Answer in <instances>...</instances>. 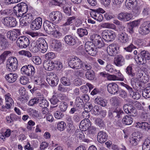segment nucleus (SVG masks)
I'll list each match as a JSON object with an SVG mask.
<instances>
[{
    "instance_id": "nucleus-28",
    "label": "nucleus",
    "mask_w": 150,
    "mask_h": 150,
    "mask_svg": "<svg viewBox=\"0 0 150 150\" xmlns=\"http://www.w3.org/2000/svg\"><path fill=\"white\" fill-rule=\"evenodd\" d=\"M117 47L115 44H112L109 45L107 48V51L110 56H114L117 52Z\"/></svg>"
},
{
    "instance_id": "nucleus-41",
    "label": "nucleus",
    "mask_w": 150,
    "mask_h": 150,
    "mask_svg": "<svg viewBox=\"0 0 150 150\" xmlns=\"http://www.w3.org/2000/svg\"><path fill=\"white\" fill-rule=\"evenodd\" d=\"M135 60L137 63L139 65H142L145 64L146 63L144 58L140 54L136 58Z\"/></svg>"
},
{
    "instance_id": "nucleus-32",
    "label": "nucleus",
    "mask_w": 150,
    "mask_h": 150,
    "mask_svg": "<svg viewBox=\"0 0 150 150\" xmlns=\"http://www.w3.org/2000/svg\"><path fill=\"white\" fill-rule=\"evenodd\" d=\"M53 61H45L43 64L44 68L47 71H51L54 69Z\"/></svg>"
},
{
    "instance_id": "nucleus-30",
    "label": "nucleus",
    "mask_w": 150,
    "mask_h": 150,
    "mask_svg": "<svg viewBox=\"0 0 150 150\" xmlns=\"http://www.w3.org/2000/svg\"><path fill=\"white\" fill-rule=\"evenodd\" d=\"M114 62L118 67H121L125 64V61L124 57L121 55H118L115 58Z\"/></svg>"
},
{
    "instance_id": "nucleus-37",
    "label": "nucleus",
    "mask_w": 150,
    "mask_h": 150,
    "mask_svg": "<svg viewBox=\"0 0 150 150\" xmlns=\"http://www.w3.org/2000/svg\"><path fill=\"white\" fill-rule=\"evenodd\" d=\"M7 36L11 41H15L17 38V33L13 31H9L7 33Z\"/></svg>"
},
{
    "instance_id": "nucleus-24",
    "label": "nucleus",
    "mask_w": 150,
    "mask_h": 150,
    "mask_svg": "<svg viewBox=\"0 0 150 150\" xmlns=\"http://www.w3.org/2000/svg\"><path fill=\"white\" fill-rule=\"evenodd\" d=\"M123 109L125 112L127 114H130L131 115L134 116V114L136 112V110L132 105L126 104L123 106Z\"/></svg>"
},
{
    "instance_id": "nucleus-45",
    "label": "nucleus",
    "mask_w": 150,
    "mask_h": 150,
    "mask_svg": "<svg viewBox=\"0 0 150 150\" xmlns=\"http://www.w3.org/2000/svg\"><path fill=\"white\" fill-rule=\"evenodd\" d=\"M86 76L88 79L92 80L95 78L94 73L91 70L88 71L86 73Z\"/></svg>"
},
{
    "instance_id": "nucleus-1",
    "label": "nucleus",
    "mask_w": 150,
    "mask_h": 150,
    "mask_svg": "<svg viewBox=\"0 0 150 150\" xmlns=\"http://www.w3.org/2000/svg\"><path fill=\"white\" fill-rule=\"evenodd\" d=\"M126 72L130 79V83L132 87L139 85L141 82L146 83L149 80L148 75L145 74L144 71L140 69L136 72L133 71L132 67L131 65L128 66L126 69Z\"/></svg>"
},
{
    "instance_id": "nucleus-60",
    "label": "nucleus",
    "mask_w": 150,
    "mask_h": 150,
    "mask_svg": "<svg viewBox=\"0 0 150 150\" xmlns=\"http://www.w3.org/2000/svg\"><path fill=\"white\" fill-rule=\"evenodd\" d=\"M32 60L36 64L39 65L41 63V58L38 56H34L32 57Z\"/></svg>"
},
{
    "instance_id": "nucleus-35",
    "label": "nucleus",
    "mask_w": 150,
    "mask_h": 150,
    "mask_svg": "<svg viewBox=\"0 0 150 150\" xmlns=\"http://www.w3.org/2000/svg\"><path fill=\"white\" fill-rule=\"evenodd\" d=\"M135 127L137 128H140L146 130H149L150 129V126L148 123L146 122H137Z\"/></svg>"
},
{
    "instance_id": "nucleus-36",
    "label": "nucleus",
    "mask_w": 150,
    "mask_h": 150,
    "mask_svg": "<svg viewBox=\"0 0 150 150\" xmlns=\"http://www.w3.org/2000/svg\"><path fill=\"white\" fill-rule=\"evenodd\" d=\"M122 121L124 124L129 125L133 122V119L131 116L126 115L123 118Z\"/></svg>"
},
{
    "instance_id": "nucleus-15",
    "label": "nucleus",
    "mask_w": 150,
    "mask_h": 150,
    "mask_svg": "<svg viewBox=\"0 0 150 150\" xmlns=\"http://www.w3.org/2000/svg\"><path fill=\"white\" fill-rule=\"evenodd\" d=\"M126 6L128 9L133 8V11L139 14L140 12L138 8H136L137 5V0H127Z\"/></svg>"
},
{
    "instance_id": "nucleus-57",
    "label": "nucleus",
    "mask_w": 150,
    "mask_h": 150,
    "mask_svg": "<svg viewBox=\"0 0 150 150\" xmlns=\"http://www.w3.org/2000/svg\"><path fill=\"white\" fill-rule=\"evenodd\" d=\"M55 54L52 52L47 53L45 55V58L48 60H51L55 58Z\"/></svg>"
},
{
    "instance_id": "nucleus-55",
    "label": "nucleus",
    "mask_w": 150,
    "mask_h": 150,
    "mask_svg": "<svg viewBox=\"0 0 150 150\" xmlns=\"http://www.w3.org/2000/svg\"><path fill=\"white\" fill-rule=\"evenodd\" d=\"M65 2V0H51L50 1L52 4L59 6Z\"/></svg>"
},
{
    "instance_id": "nucleus-26",
    "label": "nucleus",
    "mask_w": 150,
    "mask_h": 150,
    "mask_svg": "<svg viewBox=\"0 0 150 150\" xmlns=\"http://www.w3.org/2000/svg\"><path fill=\"white\" fill-rule=\"evenodd\" d=\"M18 76L16 73H10L6 74L5 76L6 80L9 83H13L16 80Z\"/></svg>"
},
{
    "instance_id": "nucleus-4",
    "label": "nucleus",
    "mask_w": 150,
    "mask_h": 150,
    "mask_svg": "<svg viewBox=\"0 0 150 150\" xmlns=\"http://www.w3.org/2000/svg\"><path fill=\"white\" fill-rule=\"evenodd\" d=\"M28 7L27 4L24 3L18 4L13 7L14 13L17 17H21L25 15L27 12Z\"/></svg>"
},
{
    "instance_id": "nucleus-25",
    "label": "nucleus",
    "mask_w": 150,
    "mask_h": 150,
    "mask_svg": "<svg viewBox=\"0 0 150 150\" xmlns=\"http://www.w3.org/2000/svg\"><path fill=\"white\" fill-rule=\"evenodd\" d=\"M108 137V135L106 133L103 131H101L98 133L97 140L99 143H103L107 140Z\"/></svg>"
},
{
    "instance_id": "nucleus-51",
    "label": "nucleus",
    "mask_w": 150,
    "mask_h": 150,
    "mask_svg": "<svg viewBox=\"0 0 150 150\" xmlns=\"http://www.w3.org/2000/svg\"><path fill=\"white\" fill-rule=\"evenodd\" d=\"M107 80L109 81H123L121 78H119L117 76L114 74H109Z\"/></svg>"
},
{
    "instance_id": "nucleus-9",
    "label": "nucleus",
    "mask_w": 150,
    "mask_h": 150,
    "mask_svg": "<svg viewBox=\"0 0 150 150\" xmlns=\"http://www.w3.org/2000/svg\"><path fill=\"white\" fill-rule=\"evenodd\" d=\"M138 31L139 33L142 35H146L149 34L150 32V21H145L142 23Z\"/></svg>"
},
{
    "instance_id": "nucleus-44",
    "label": "nucleus",
    "mask_w": 150,
    "mask_h": 150,
    "mask_svg": "<svg viewBox=\"0 0 150 150\" xmlns=\"http://www.w3.org/2000/svg\"><path fill=\"white\" fill-rule=\"evenodd\" d=\"M66 124L63 121H61L58 122L57 124V129L60 131H62L65 129L66 127Z\"/></svg>"
},
{
    "instance_id": "nucleus-47",
    "label": "nucleus",
    "mask_w": 150,
    "mask_h": 150,
    "mask_svg": "<svg viewBox=\"0 0 150 150\" xmlns=\"http://www.w3.org/2000/svg\"><path fill=\"white\" fill-rule=\"evenodd\" d=\"M140 54L146 62L147 60L150 59V54L148 52L145 50L142 51L141 52Z\"/></svg>"
},
{
    "instance_id": "nucleus-19",
    "label": "nucleus",
    "mask_w": 150,
    "mask_h": 150,
    "mask_svg": "<svg viewBox=\"0 0 150 150\" xmlns=\"http://www.w3.org/2000/svg\"><path fill=\"white\" fill-rule=\"evenodd\" d=\"M133 17V15L131 13L122 12L119 14L118 18L122 21L127 22L131 20Z\"/></svg>"
},
{
    "instance_id": "nucleus-3",
    "label": "nucleus",
    "mask_w": 150,
    "mask_h": 150,
    "mask_svg": "<svg viewBox=\"0 0 150 150\" xmlns=\"http://www.w3.org/2000/svg\"><path fill=\"white\" fill-rule=\"evenodd\" d=\"M68 63L71 68L75 69H79L84 67L85 66V69L88 70L90 69L91 67L87 64H84L80 59L75 56L70 57L68 59Z\"/></svg>"
},
{
    "instance_id": "nucleus-39",
    "label": "nucleus",
    "mask_w": 150,
    "mask_h": 150,
    "mask_svg": "<svg viewBox=\"0 0 150 150\" xmlns=\"http://www.w3.org/2000/svg\"><path fill=\"white\" fill-rule=\"evenodd\" d=\"M100 27L104 28H109L115 29L116 28V26L112 23H105L100 25Z\"/></svg>"
},
{
    "instance_id": "nucleus-52",
    "label": "nucleus",
    "mask_w": 150,
    "mask_h": 150,
    "mask_svg": "<svg viewBox=\"0 0 150 150\" xmlns=\"http://www.w3.org/2000/svg\"><path fill=\"white\" fill-rule=\"evenodd\" d=\"M132 137L136 139V140L138 142L140 141L142 137V135L140 132H138L134 133L132 135Z\"/></svg>"
},
{
    "instance_id": "nucleus-62",
    "label": "nucleus",
    "mask_w": 150,
    "mask_h": 150,
    "mask_svg": "<svg viewBox=\"0 0 150 150\" xmlns=\"http://www.w3.org/2000/svg\"><path fill=\"white\" fill-rule=\"evenodd\" d=\"M20 83L23 85H25L29 82V79L25 76H22L20 79Z\"/></svg>"
},
{
    "instance_id": "nucleus-58",
    "label": "nucleus",
    "mask_w": 150,
    "mask_h": 150,
    "mask_svg": "<svg viewBox=\"0 0 150 150\" xmlns=\"http://www.w3.org/2000/svg\"><path fill=\"white\" fill-rule=\"evenodd\" d=\"M131 96L134 99L138 100L141 97V95L140 93L137 91H132V93L130 94Z\"/></svg>"
},
{
    "instance_id": "nucleus-2",
    "label": "nucleus",
    "mask_w": 150,
    "mask_h": 150,
    "mask_svg": "<svg viewBox=\"0 0 150 150\" xmlns=\"http://www.w3.org/2000/svg\"><path fill=\"white\" fill-rule=\"evenodd\" d=\"M44 28L46 32L50 34L54 38H59L62 36L61 32L59 29L58 26L53 24L48 21H45L43 23Z\"/></svg>"
},
{
    "instance_id": "nucleus-38",
    "label": "nucleus",
    "mask_w": 150,
    "mask_h": 150,
    "mask_svg": "<svg viewBox=\"0 0 150 150\" xmlns=\"http://www.w3.org/2000/svg\"><path fill=\"white\" fill-rule=\"evenodd\" d=\"M95 103L102 106H105L106 105L107 102L103 98L98 97L95 98Z\"/></svg>"
},
{
    "instance_id": "nucleus-64",
    "label": "nucleus",
    "mask_w": 150,
    "mask_h": 150,
    "mask_svg": "<svg viewBox=\"0 0 150 150\" xmlns=\"http://www.w3.org/2000/svg\"><path fill=\"white\" fill-rule=\"evenodd\" d=\"M35 125V122L32 120H30L27 123V128L28 130H32L33 129L32 127Z\"/></svg>"
},
{
    "instance_id": "nucleus-14",
    "label": "nucleus",
    "mask_w": 150,
    "mask_h": 150,
    "mask_svg": "<svg viewBox=\"0 0 150 150\" xmlns=\"http://www.w3.org/2000/svg\"><path fill=\"white\" fill-rule=\"evenodd\" d=\"M47 81L52 86H56L59 81V79L56 74L53 73H50L47 77Z\"/></svg>"
},
{
    "instance_id": "nucleus-53",
    "label": "nucleus",
    "mask_w": 150,
    "mask_h": 150,
    "mask_svg": "<svg viewBox=\"0 0 150 150\" xmlns=\"http://www.w3.org/2000/svg\"><path fill=\"white\" fill-rule=\"evenodd\" d=\"M11 17V16H7L3 18L2 20V23L4 25L8 27Z\"/></svg>"
},
{
    "instance_id": "nucleus-61",
    "label": "nucleus",
    "mask_w": 150,
    "mask_h": 150,
    "mask_svg": "<svg viewBox=\"0 0 150 150\" xmlns=\"http://www.w3.org/2000/svg\"><path fill=\"white\" fill-rule=\"evenodd\" d=\"M54 69H57L60 70L62 68V65L61 62L58 61L54 60L53 61Z\"/></svg>"
},
{
    "instance_id": "nucleus-27",
    "label": "nucleus",
    "mask_w": 150,
    "mask_h": 150,
    "mask_svg": "<svg viewBox=\"0 0 150 150\" xmlns=\"http://www.w3.org/2000/svg\"><path fill=\"white\" fill-rule=\"evenodd\" d=\"M11 130L9 129H6L5 127H3L0 130L1 138L4 140L6 137H9L11 134Z\"/></svg>"
},
{
    "instance_id": "nucleus-18",
    "label": "nucleus",
    "mask_w": 150,
    "mask_h": 150,
    "mask_svg": "<svg viewBox=\"0 0 150 150\" xmlns=\"http://www.w3.org/2000/svg\"><path fill=\"white\" fill-rule=\"evenodd\" d=\"M107 89L108 92L111 94L114 95L117 94L119 90V87L115 83L112 82L108 84Z\"/></svg>"
},
{
    "instance_id": "nucleus-59",
    "label": "nucleus",
    "mask_w": 150,
    "mask_h": 150,
    "mask_svg": "<svg viewBox=\"0 0 150 150\" xmlns=\"http://www.w3.org/2000/svg\"><path fill=\"white\" fill-rule=\"evenodd\" d=\"M49 105V102L46 99H42L41 100V102L39 104V105L42 108H46Z\"/></svg>"
},
{
    "instance_id": "nucleus-33",
    "label": "nucleus",
    "mask_w": 150,
    "mask_h": 150,
    "mask_svg": "<svg viewBox=\"0 0 150 150\" xmlns=\"http://www.w3.org/2000/svg\"><path fill=\"white\" fill-rule=\"evenodd\" d=\"M38 43V40L33 41L29 46L30 50L34 52H37L40 51Z\"/></svg>"
},
{
    "instance_id": "nucleus-13",
    "label": "nucleus",
    "mask_w": 150,
    "mask_h": 150,
    "mask_svg": "<svg viewBox=\"0 0 150 150\" xmlns=\"http://www.w3.org/2000/svg\"><path fill=\"white\" fill-rule=\"evenodd\" d=\"M21 72L28 76H33L35 72V68L32 65L23 66L21 69Z\"/></svg>"
},
{
    "instance_id": "nucleus-17",
    "label": "nucleus",
    "mask_w": 150,
    "mask_h": 150,
    "mask_svg": "<svg viewBox=\"0 0 150 150\" xmlns=\"http://www.w3.org/2000/svg\"><path fill=\"white\" fill-rule=\"evenodd\" d=\"M51 46L54 51L60 52L62 50L61 42L57 40L52 39L50 41Z\"/></svg>"
},
{
    "instance_id": "nucleus-56",
    "label": "nucleus",
    "mask_w": 150,
    "mask_h": 150,
    "mask_svg": "<svg viewBox=\"0 0 150 150\" xmlns=\"http://www.w3.org/2000/svg\"><path fill=\"white\" fill-rule=\"evenodd\" d=\"M62 83L65 86H69L71 84L70 80L66 77H63L61 79Z\"/></svg>"
},
{
    "instance_id": "nucleus-46",
    "label": "nucleus",
    "mask_w": 150,
    "mask_h": 150,
    "mask_svg": "<svg viewBox=\"0 0 150 150\" xmlns=\"http://www.w3.org/2000/svg\"><path fill=\"white\" fill-rule=\"evenodd\" d=\"M75 19L76 17L74 16L68 17L67 20V21L64 24V25H71L75 21Z\"/></svg>"
},
{
    "instance_id": "nucleus-12",
    "label": "nucleus",
    "mask_w": 150,
    "mask_h": 150,
    "mask_svg": "<svg viewBox=\"0 0 150 150\" xmlns=\"http://www.w3.org/2000/svg\"><path fill=\"white\" fill-rule=\"evenodd\" d=\"M30 40L29 38L25 36L19 37L17 40V45L21 48H25L29 45Z\"/></svg>"
},
{
    "instance_id": "nucleus-21",
    "label": "nucleus",
    "mask_w": 150,
    "mask_h": 150,
    "mask_svg": "<svg viewBox=\"0 0 150 150\" xmlns=\"http://www.w3.org/2000/svg\"><path fill=\"white\" fill-rule=\"evenodd\" d=\"M21 16L19 20L20 25L22 26L27 25L31 20V15L28 13Z\"/></svg>"
},
{
    "instance_id": "nucleus-8",
    "label": "nucleus",
    "mask_w": 150,
    "mask_h": 150,
    "mask_svg": "<svg viewBox=\"0 0 150 150\" xmlns=\"http://www.w3.org/2000/svg\"><path fill=\"white\" fill-rule=\"evenodd\" d=\"M62 18V14L61 12L58 11H54L50 13L49 19L55 23H58L60 22Z\"/></svg>"
},
{
    "instance_id": "nucleus-7",
    "label": "nucleus",
    "mask_w": 150,
    "mask_h": 150,
    "mask_svg": "<svg viewBox=\"0 0 150 150\" xmlns=\"http://www.w3.org/2000/svg\"><path fill=\"white\" fill-rule=\"evenodd\" d=\"M105 12V11L103 9L99 8L93 10L90 13V15L91 17L94 20L100 22L103 19V17L101 13H103Z\"/></svg>"
},
{
    "instance_id": "nucleus-5",
    "label": "nucleus",
    "mask_w": 150,
    "mask_h": 150,
    "mask_svg": "<svg viewBox=\"0 0 150 150\" xmlns=\"http://www.w3.org/2000/svg\"><path fill=\"white\" fill-rule=\"evenodd\" d=\"M101 36L103 38L108 42L113 41L116 37L115 32L112 30L109 29L102 30Z\"/></svg>"
},
{
    "instance_id": "nucleus-40",
    "label": "nucleus",
    "mask_w": 150,
    "mask_h": 150,
    "mask_svg": "<svg viewBox=\"0 0 150 150\" xmlns=\"http://www.w3.org/2000/svg\"><path fill=\"white\" fill-rule=\"evenodd\" d=\"M75 103L76 106L79 108H83L84 107V103L83 100L79 97L76 98Z\"/></svg>"
},
{
    "instance_id": "nucleus-6",
    "label": "nucleus",
    "mask_w": 150,
    "mask_h": 150,
    "mask_svg": "<svg viewBox=\"0 0 150 150\" xmlns=\"http://www.w3.org/2000/svg\"><path fill=\"white\" fill-rule=\"evenodd\" d=\"M18 62L17 58L14 57H9L6 62L7 69L9 71H15L17 69Z\"/></svg>"
},
{
    "instance_id": "nucleus-49",
    "label": "nucleus",
    "mask_w": 150,
    "mask_h": 150,
    "mask_svg": "<svg viewBox=\"0 0 150 150\" xmlns=\"http://www.w3.org/2000/svg\"><path fill=\"white\" fill-rule=\"evenodd\" d=\"M95 124L101 128H104L105 124L103 121L100 118H96L95 121Z\"/></svg>"
},
{
    "instance_id": "nucleus-34",
    "label": "nucleus",
    "mask_w": 150,
    "mask_h": 150,
    "mask_svg": "<svg viewBox=\"0 0 150 150\" xmlns=\"http://www.w3.org/2000/svg\"><path fill=\"white\" fill-rule=\"evenodd\" d=\"M11 54V52L10 51H5L2 53L0 55V64L3 63L7 57L10 55Z\"/></svg>"
},
{
    "instance_id": "nucleus-48",
    "label": "nucleus",
    "mask_w": 150,
    "mask_h": 150,
    "mask_svg": "<svg viewBox=\"0 0 150 150\" xmlns=\"http://www.w3.org/2000/svg\"><path fill=\"white\" fill-rule=\"evenodd\" d=\"M77 33L80 37L86 35L88 34L87 30L85 28H79L77 30Z\"/></svg>"
},
{
    "instance_id": "nucleus-22",
    "label": "nucleus",
    "mask_w": 150,
    "mask_h": 150,
    "mask_svg": "<svg viewBox=\"0 0 150 150\" xmlns=\"http://www.w3.org/2000/svg\"><path fill=\"white\" fill-rule=\"evenodd\" d=\"M118 39L120 43L123 44L129 42L130 40L129 36L125 32L120 33L118 34Z\"/></svg>"
},
{
    "instance_id": "nucleus-23",
    "label": "nucleus",
    "mask_w": 150,
    "mask_h": 150,
    "mask_svg": "<svg viewBox=\"0 0 150 150\" xmlns=\"http://www.w3.org/2000/svg\"><path fill=\"white\" fill-rule=\"evenodd\" d=\"M91 125L90 120L86 118L82 120L80 122L79 127L81 130L86 131Z\"/></svg>"
},
{
    "instance_id": "nucleus-11",
    "label": "nucleus",
    "mask_w": 150,
    "mask_h": 150,
    "mask_svg": "<svg viewBox=\"0 0 150 150\" xmlns=\"http://www.w3.org/2000/svg\"><path fill=\"white\" fill-rule=\"evenodd\" d=\"M95 44L91 42H86L85 47L86 52L92 56H95L96 54L97 51L96 47Z\"/></svg>"
},
{
    "instance_id": "nucleus-20",
    "label": "nucleus",
    "mask_w": 150,
    "mask_h": 150,
    "mask_svg": "<svg viewBox=\"0 0 150 150\" xmlns=\"http://www.w3.org/2000/svg\"><path fill=\"white\" fill-rule=\"evenodd\" d=\"M39 50L42 53L45 52L47 49V44L45 40L42 38L38 39Z\"/></svg>"
},
{
    "instance_id": "nucleus-31",
    "label": "nucleus",
    "mask_w": 150,
    "mask_h": 150,
    "mask_svg": "<svg viewBox=\"0 0 150 150\" xmlns=\"http://www.w3.org/2000/svg\"><path fill=\"white\" fill-rule=\"evenodd\" d=\"M64 40L65 42L70 45H73L76 42L75 38L72 36L70 35H66L65 36Z\"/></svg>"
},
{
    "instance_id": "nucleus-16",
    "label": "nucleus",
    "mask_w": 150,
    "mask_h": 150,
    "mask_svg": "<svg viewBox=\"0 0 150 150\" xmlns=\"http://www.w3.org/2000/svg\"><path fill=\"white\" fill-rule=\"evenodd\" d=\"M42 24V19L40 17H38L33 20L31 24L30 28L31 29L36 30L39 29Z\"/></svg>"
},
{
    "instance_id": "nucleus-63",
    "label": "nucleus",
    "mask_w": 150,
    "mask_h": 150,
    "mask_svg": "<svg viewBox=\"0 0 150 150\" xmlns=\"http://www.w3.org/2000/svg\"><path fill=\"white\" fill-rule=\"evenodd\" d=\"M9 23L8 27H14L16 25L17 23L16 19L12 16Z\"/></svg>"
},
{
    "instance_id": "nucleus-50",
    "label": "nucleus",
    "mask_w": 150,
    "mask_h": 150,
    "mask_svg": "<svg viewBox=\"0 0 150 150\" xmlns=\"http://www.w3.org/2000/svg\"><path fill=\"white\" fill-rule=\"evenodd\" d=\"M142 96L145 98H149L150 97V88H146L142 92Z\"/></svg>"
},
{
    "instance_id": "nucleus-54",
    "label": "nucleus",
    "mask_w": 150,
    "mask_h": 150,
    "mask_svg": "<svg viewBox=\"0 0 150 150\" xmlns=\"http://www.w3.org/2000/svg\"><path fill=\"white\" fill-rule=\"evenodd\" d=\"M67 103L65 102H61L60 103L59 106V108L62 112H65L67 110Z\"/></svg>"
},
{
    "instance_id": "nucleus-43",
    "label": "nucleus",
    "mask_w": 150,
    "mask_h": 150,
    "mask_svg": "<svg viewBox=\"0 0 150 150\" xmlns=\"http://www.w3.org/2000/svg\"><path fill=\"white\" fill-rule=\"evenodd\" d=\"M16 116L17 115L14 114H10L9 115L6 116V121L8 123H12L13 121L15 118H16Z\"/></svg>"
},
{
    "instance_id": "nucleus-29",
    "label": "nucleus",
    "mask_w": 150,
    "mask_h": 150,
    "mask_svg": "<svg viewBox=\"0 0 150 150\" xmlns=\"http://www.w3.org/2000/svg\"><path fill=\"white\" fill-rule=\"evenodd\" d=\"M4 96L7 107L8 108L10 107H11L14 104V101L12 98V96L9 93H8L5 95Z\"/></svg>"
},
{
    "instance_id": "nucleus-42",
    "label": "nucleus",
    "mask_w": 150,
    "mask_h": 150,
    "mask_svg": "<svg viewBox=\"0 0 150 150\" xmlns=\"http://www.w3.org/2000/svg\"><path fill=\"white\" fill-rule=\"evenodd\" d=\"M18 54L24 56L29 58L32 57V54L29 51L22 50L18 52Z\"/></svg>"
},
{
    "instance_id": "nucleus-10",
    "label": "nucleus",
    "mask_w": 150,
    "mask_h": 150,
    "mask_svg": "<svg viewBox=\"0 0 150 150\" xmlns=\"http://www.w3.org/2000/svg\"><path fill=\"white\" fill-rule=\"evenodd\" d=\"M91 40L93 43L98 48H101L104 45V43L100 36L97 34H93L90 37Z\"/></svg>"
}]
</instances>
